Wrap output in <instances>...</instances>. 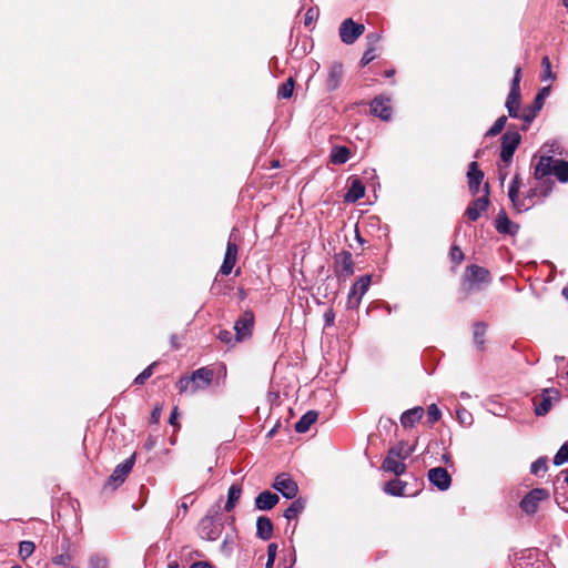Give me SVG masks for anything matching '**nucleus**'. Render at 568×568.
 Masks as SVG:
<instances>
[{"label": "nucleus", "instance_id": "nucleus-1", "mask_svg": "<svg viewBox=\"0 0 568 568\" xmlns=\"http://www.w3.org/2000/svg\"><path fill=\"white\" fill-rule=\"evenodd\" d=\"M520 80L521 68L516 67L514 70V77L510 82V90L505 102V108L507 109L508 115L513 119H520L521 114L519 111L521 102Z\"/></svg>", "mask_w": 568, "mask_h": 568}, {"label": "nucleus", "instance_id": "nucleus-2", "mask_svg": "<svg viewBox=\"0 0 568 568\" xmlns=\"http://www.w3.org/2000/svg\"><path fill=\"white\" fill-rule=\"evenodd\" d=\"M549 94H550V87H544V88L539 89L534 99L532 104L528 108H525L521 111L520 120L524 121V125L521 128L523 131L528 130L531 122L536 119L537 114L542 109L544 102L549 97Z\"/></svg>", "mask_w": 568, "mask_h": 568}, {"label": "nucleus", "instance_id": "nucleus-3", "mask_svg": "<svg viewBox=\"0 0 568 568\" xmlns=\"http://www.w3.org/2000/svg\"><path fill=\"white\" fill-rule=\"evenodd\" d=\"M254 323V313L251 310L244 311L234 323V342L241 343L251 338Z\"/></svg>", "mask_w": 568, "mask_h": 568}, {"label": "nucleus", "instance_id": "nucleus-4", "mask_svg": "<svg viewBox=\"0 0 568 568\" xmlns=\"http://www.w3.org/2000/svg\"><path fill=\"white\" fill-rule=\"evenodd\" d=\"M135 463V453L132 454L129 458L120 463L113 470V473L108 478L104 489L111 488L116 489L119 486H121L126 476L131 473L133 466Z\"/></svg>", "mask_w": 568, "mask_h": 568}, {"label": "nucleus", "instance_id": "nucleus-5", "mask_svg": "<svg viewBox=\"0 0 568 568\" xmlns=\"http://www.w3.org/2000/svg\"><path fill=\"white\" fill-rule=\"evenodd\" d=\"M521 142V135L510 128L501 135V150L500 159L508 165L514 156V153Z\"/></svg>", "mask_w": 568, "mask_h": 568}, {"label": "nucleus", "instance_id": "nucleus-6", "mask_svg": "<svg viewBox=\"0 0 568 568\" xmlns=\"http://www.w3.org/2000/svg\"><path fill=\"white\" fill-rule=\"evenodd\" d=\"M372 281V275L361 276L351 287L347 296L346 307L355 310L359 306L364 294L367 292Z\"/></svg>", "mask_w": 568, "mask_h": 568}, {"label": "nucleus", "instance_id": "nucleus-7", "mask_svg": "<svg viewBox=\"0 0 568 568\" xmlns=\"http://www.w3.org/2000/svg\"><path fill=\"white\" fill-rule=\"evenodd\" d=\"M549 498V491L545 488H534L526 494L519 503V507L527 515H534L539 503Z\"/></svg>", "mask_w": 568, "mask_h": 568}, {"label": "nucleus", "instance_id": "nucleus-8", "mask_svg": "<svg viewBox=\"0 0 568 568\" xmlns=\"http://www.w3.org/2000/svg\"><path fill=\"white\" fill-rule=\"evenodd\" d=\"M364 31V24L356 23L352 18H347L341 23L338 34L343 43L353 44Z\"/></svg>", "mask_w": 568, "mask_h": 568}, {"label": "nucleus", "instance_id": "nucleus-9", "mask_svg": "<svg viewBox=\"0 0 568 568\" xmlns=\"http://www.w3.org/2000/svg\"><path fill=\"white\" fill-rule=\"evenodd\" d=\"M272 488L286 499H294L298 493L297 483L286 473H282L275 477Z\"/></svg>", "mask_w": 568, "mask_h": 568}, {"label": "nucleus", "instance_id": "nucleus-10", "mask_svg": "<svg viewBox=\"0 0 568 568\" xmlns=\"http://www.w3.org/2000/svg\"><path fill=\"white\" fill-rule=\"evenodd\" d=\"M390 98L383 94L375 97L369 103L371 114L382 121H390L393 116V108Z\"/></svg>", "mask_w": 568, "mask_h": 568}, {"label": "nucleus", "instance_id": "nucleus-11", "mask_svg": "<svg viewBox=\"0 0 568 568\" xmlns=\"http://www.w3.org/2000/svg\"><path fill=\"white\" fill-rule=\"evenodd\" d=\"M559 398V393L555 388H546L542 393L534 397V410L537 416H545L551 408L552 402Z\"/></svg>", "mask_w": 568, "mask_h": 568}, {"label": "nucleus", "instance_id": "nucleus-12", "mask_svg": "<svg viewBox=\"0 0 568 568\" xmlns=\"http://www.w3.org/2000/svg\"><path fill=\"white\" fill-rule=\"evenodd\" d=\"M334 272L338 280H346L354 274V261L351 252L342 251L335 255Z\"/></svg>", "mask_w": 568, "mask_h": 568}, {"label": "nucleus", "instance_id": "nucleus-13", "mask_svg": "<svg viewBox=\"0 0 568 568\" xmlns=\"http://www.w3.org/2000/svg\"><path fill=\"white\" fill-rule=\"evenodd\" d=\"M486 194L481 197H477L469 203L467 206L465 214L470 221H477L483 212H486L489 206V185L488 183L484 186Z\"/></svg>", "mask_w": 568, "mask_h": 568}, {"label": "nucleus", "instance_id": "nucleus-14", "mask_svg": "<svg viewBox=\"0 0 568 568\" xmlns=\"http://www.w3.org/2000/svg\"><path fill=\"white\" fill-rule=\"evenodd\" d=\"M427 478L440 491L447 490L452 485V477L444 467L430 468L427 473Z\"/></svg>", "mask_w": 568, "mask_h": 568}, {"label": "nucleus", "instance_id": "nucleus-15", "mask_svg": "<svg viewBox=\"0 0 568 568\" xmlns=\"http://www.w3.org/2000/svg\"><path fill=\"white\" fill-rule=\"evenodd\" d=\"M467 179L470 194L476 195L479 192L480 184L484 180V172L479 169L476 161L469 163Z\"/></svg>", "mask_w": 568, "mask_h": 568}, {"label": "nucleus", "instance_id": "nucleus-16", "mask_svg": "<svg viewBox=\"0 0 568 568\" xmlns=\"http://www.w3.org/2000/svg\"><path fill=\"white\" fill-rule=\"evenodd\" d=\"M466 276L469 282V290H473L475 285L480 283H489L490 274L489 272L478 265H470L466 270Z\"/></svg>", "mask_w": 568, "mask_h": 568}, {"label": "nucleus", "instance_id": "nucleus-17", "mask_svg": "<svg viewBox=\"0 0 568 568\" xmlns=\"http://www.w3.org/2000/svg\"><path fill=\"white\" fill-rule=\"evenodd\" d=\"M349 187L344 195V201L347 203H355L365 195V185L357 176H351L348 179Z\"/></svg>", "mask_w": 568, "mask_h": 568}, {"label": "nucleus", "instance_id": "nucleus-18", "mask_svg": "<svg viewBox=\"0 0 568 568\" xmlns=\"http://www.w3.org/2000/svg\"><path fill=\"white\" fill-rule=\"evenodd\" d=\"M221 529L211 517L203 518L199 524V534L205 540H216Z\"/></svg>", "mask_w": 568, "mask_h": 568}, {"label": "nucleus", "instance_id": "nucleus-19", "mask_svg": "<svg viewBox=\"0 0 568 568\" xmlns=\"http://www.w3.org/2000/svg\"><path fill=\"white\" fill-rule=\"evenodd\" d=\"M495 227L498 233L508 234V235H515L519 231V225L513 223L509 220L505 210H500V212L498 213V215L495 220Z\"/></svg>", "mask_w": 568, "mask_h": 568}, {"label": "nucleus", "instance_id": "nucleus-20", "mask_svg": "<svg viewBox=\"0 0 568 568\" xmlns=\"http://www.w3.org/2000/svg\"><path fill=\"white\" fill-rule=\"evenodd\" d=\"M519 189H520V178H519V174H516L509 184L508 196H509V200L511 201L514 207L518 212H524V211L529 210L530 205H526L525 201H520L518 199Z\"/></svg>", "mask_w": 568, "mask_h": 568}, {"label": "nucleus", "instance_id": "nucleus-21", "mask_svg": "<svg viewBox=\"0 0 568 568\" xmlns=\"http://www.w3.org/2000/svg\"><path fill=\"white\" fill-rule=\"evenodd\" d=\"M342 78H343V65L339 62H334L328 69V73H327V78H326V82H325L326 90L328 92L335 91L339 87V84L342 82Z\"/></svg>", "mask_w": 568, "mask_h": 568}, {"label": "nucleus", "instance_id": "nucleus-22", "mask_svg": "<svg viewBox=\"0 0 568 568\" xmlns=\"http://www.w3.org/2000/svg\"><path fill=\"white\" fill-rule=\"evenodd\" d=\"M555 161L556 160L552 158V155L541 156L535 166V171H534L535 179L542 180L544 178L552 174Z\"/></svg>", "mask_w": 568, "mask_h": 568}, {"label": "nucleus", "instance_id": "nucleus-23", "mask_svg": "<svg viewBox=\"0 0 568 568\" xmlns=\"http://www.w3.org/2000/svg\"><path fill=\"white\" fill-rule=\"evenodd\" d=\"M214 373L209 367H201L192 373L196 390L209 387L213 381Z\"/></svg>", "mask_w": 568, "mask_h": 568}, {"label": "nucleus", "instance_id": "nucleus-24", "mask_svg": "<svg viewBox=\"0 0 568 568\" xmlns=\"http://www.w3.org/2000/svg\"><path fill=\"white\" fill-rule=\"evenodd\" d=\"M382 469L384 471L393 473L396 476H400L406 471V465L398 457L387 453L383 460Z\"/></svg>", "mask_w": 568, "mask_h": 568}, {"label": "nucleus", "instance_id": "nucleus-25", "mask_svg": "<svg viewBox=\"0 0 568 568\" xmlns=\"http://www.w3.org/2000/svg\"><path fill=\"white\" fill-rule=\"evenodd\" d=\"M278 500L280 498L276 494L270 490H264L256 496L255 508L258 510H270L278 503Z\"/></svg>", "mask_w": 568, "mask_h": 568}, {"label": "nucleus", "instance_id": "nucleus-26", "mask_svg": "<svg viewBox=\"0 0 568 568\" xmlns=\"http://www.w3.org/2000/svg\"><path fill=\"white\" fill-rule=\"evenodd\" d=\"M424 408L422 406H416L414 408L405 410L400 416V424L404 428L413 427L417 422H419L424 415Z\"/></svg>", "mask_w": 568, "mask_h": 568}, {"label": "nucleus", "instance_id": "nucleus-27", "mask_svg": "<svg viewBox=\"0 0 568 568\" xmlns=\"http://www.w3.org/2000/svg\"><path fill=\"white\" fill-rule=\"evenodd\" d=\"M256 536L262 540H270L273 536V523L268 517L261 516L256 520Z\"/></svg>", "mask_w": 568, "mask_h": 568}, {"label": "nucleus", "instance_id": "nucleus-28", "mask_svg": "<svg viewBox=\"0 0 568 568\" xmlns=\"http://www.w3.org/2000/svg\"><path fill=\"white\" fill-rule=\"evenodd\" d=\"M306 500L302 497L295 498L291 505L284 510L283 516L287 520L296 519L305 509Z\"/></svg>", "mask_w": 568, "mask_h": 568}, {"label": "nucleus", "instance_id": "nucleus-29", "mask_svg": "<svg viewBox=\"0 0 568 568\" xmlns=\"http://www.w3.org/2000/svg\"><path fill=\"white\" fill-rule=\"evenodd\" d=\"M318 413L316 410L306 412L295 424V430L300 434L306 433L311 426L317 420Z\"/></svg>", "mask_w": 568, "mask_h": 568}, {"label": "nucleus", "instance_id": "nucleus-30", "mask_svg": "<svg viewBox=\"0 0 568 568\" xmlns=\"http://www.w3.org/2000/svg\"><path fill=\"white\" fill-rule=\"evenodd\" d=\"M351 150L345 145H335L331 150L329 160L333 164H344L349 160Z\"/></svg>", "mask_w": 568, "mask_h": 568}, {"label": "nucleus", "instance_id": "nucleus-31", "mask_svg": "<svg viewBox=\"0 0 568 568\" xmlns=\"http://www.w3.org/2000/svg\"><path fill=\"white\" fill-rule=\"evenodd\" d=\"M71 544L68 538H64L61 542L62 554L57 555L52 558V562L57 566L69 567L72 556L69 554Z\"/></svg>", "mask_w": 568, "mask_h": 568}, {"label": "nucleus", "instance_id": "nucleus-32", "mask_svg": "<svg viewBox=\"0 0 568 568\" xmlns=\"http://www.w3.org/2000/svg\"><path fill=\"white\" fill-rule=\"evenodd\" d=\"M407 484L400 479H392L384 485L383 490L390 496L402 497L405 496V488Z\"/></svg>", "mask_w": 568, "mask_h": 568}, {"label": "nucleus", "instance_id": "nucleus-33", "mask_svg": "<svg viewBox=\"0 0 568 568\" xmlns=\"http://www.w3.org/2000/svg\"><path fill=\"white\" fill-rule=\"evenodd\" d=\"M388 453L398 457L400 460H405L414 453V446L402 440L397 445L390 447Z\"/></svg>", "mask_w": 568, "mask_h": 568}, {"label": "nucleus", "instance_id": "nucleus-34", "mask_svg": "<svg viewBox=\"0 0 568 568\" xmlns=\"http://www.w3.org/2000/svg\"><path fill=\"white\" fill-rule=\"evenodd\" d=\"M241 494H242L241 485L233 484V485L230 486V488L227 490V499H226V503H225V506H224V509L226 511H231L235 507L237 500L241 497Z\"/></svg>", "mask_w": 568, "mask_h": 568}, {"label": "nucleus", "instance_id": "nucleus-35", "mask_svg": "<svg viewBox=\"0 0 568 568\" xmlns=\"http://www.w3.org/2000/svg\"><path fill=\"white\" fill-rule=\"evenodd\" d=\"M552 174L560 183H568V161L556 160Z\"/></svg>", "mask_w": 568, "mask_h": 568}, {"label": "nucleus", "instance_id": "nucleus-36", "mask_svg": "<svg viewBox=\"0 0 568 568\" xmlns=\"http://www.w3.org/2000/svg\"><path fill=\"white\" fill-rule=\"evenodd\" d=\"M487 325L484 322H477L474 324L473 338L475 345L481 349L485 344V334H486Z\"/></svg>", "mask_w": 568, "mask_h": 568}, {"label": "nucleus", "instance_id": "nucleus-37", "mask_svg": "<svg viewBox=\"0 0 568 568\" xmlns=\"http://www.w3.org/2000/svg\"><path fill=\"white\" fill-rule=\"evenodd\" d=\"M176 387L180 393H191L194 394L197 390L195 389L194 378L192 374L190 376H183L179 379Z\"/></svg>", "mask_w": 568, "mask_h": 568}, {"label": "nucleus", "instance_id": "nucleus-38", "mask_svg": "<svg viewBox=\"0 0 568 568\" xmlns=\"http://www.w3.org/2000/svg\"><path fill=\"white\" fill-rule=\"evenodd\" d=\"M548 458L541 456L530 465V473L535 476H542L548 469Z\"/></svg>", "mask_w": 568, "mask_h": 568}, {"label": "nucleus", "instance_id": "nucleus-39", "mask_svg": "<svg viewBox=\"0 0 568 568\" xmlns=\"http://www.w3.org/2000/svg\"><path fill=\"white\" fill-rule=\"evenodd\" d=\"M295 87V80L290 77L284 83H282L277 90L278 98L290 99L293 95Z\"/></svg>", "mask_w": 568, "mask_h": 568}, {"label": "nucleus", "instance_id": "nucleus-40", "mask_svg": "<svg viewBox=\"0 0 568 568\" xmlns=\"http://www.w3.org/2000/svg\"><path fill=\"white\" fill-rule=\"evenodd\" d=\"M506 123H507V116L506 115L499 116L494 122V124L486 131L485 136L493 138V136L498 135L506 126Z\"/></svg>", "mask_w": 568, "mask_h": 568}, {"label": "nucleus", "instance_id": "nucleus-41", "mask_svg": "<svg viewBox=\"0 0 568 568\" xmlns=\"http://www.w3.org/2000/svg\"><path fill=\"white\" fill-rule=\"evenodd\" d=\"M89 568H109V559L102 554H92L89 557Z\"/></svg>", "mask_w": 568, "mask_h": 568}, {"label": "nucleus", "instance_id": "nucleus-42", "mask_svg": "<svg viewBox=\"0 0 568 568\" xmlns=\"http://www.w3.org/2000/svg\"><path fill=\"white\" fill-rule=\"evenodd\" d=\"M36 549L34 542L30 540H23L19 544V556L22 560L29 558Z\"/></svg>", "mask_w": 568, "mask_h": 568}, {"label": "nucleus", "instance_id": "nucleus-43", "mask_svg": "<svg viewBox=\"0 0 568 568\" xmlns=\"http://www.w3.org/2000/svg\"><path fill=\"white\" fill-rule=\"evenodd\" d=\"M568 462V442L561 445L556 455L554 456L552 463L555 466H560Z\"/></svg>", "mask_w": 568, "mask_h": 568}, {"label": "nucleus", "instance_id": "nucleus-44", "mask_svg": "<svg viewBox=\"0 0 568 568\" xmlns=\"http://www.w3.org/2000/svg\"><path fill=\"white\" fill-rule=\"evenodd\" d=\"M236 233H237L236 229H233L231 231L224 255L237 257V245L235 243Z\"/></svg>", "mask_w": 568, "mask_h": 568}, {"label": "nucleus", "instance_id": "nucleus-45", "mask_svg": "<svg viewBox=\"0 0 568 568\" xmlns=\"http://www.w3.org/2000/svg\"><path fill=\"white\" fill-rule=\"evenodd\" d=\"M156 362L150 364L146 368H144L135 378V385H143L153 374V368L156 366Z\"/></svg>", "mask_w": 568, "mask_h": 568}, {"label": "nucleus", "instance_id": "nucleus-46", "mask_svg": "<svg viewBox=\"0 0 568 568\" xmlns=\"http://www.w3.org/2000/svg\"><path fill=\"white\" fill-rule=\"evenodd\" d=\"M541 67H542V74H541V80L542 81L555 80L556 79L555 73L551 71L550 60H549V58L547 55L542 58Z\"/></svg>", "mask_w": 568, "mask_h": 568}, {"label": "nucleus", "instance_id": "nucleus-47", "mask_svg": "<svg viewBox=\"0 0 568 568\" xmlns=\"http://www.w3.org/2000/svg\"><path fill=\"white\" fill-rule=\"evenodd\" d=\"M236 258L237 257L224 255L223 263L220 267V273L222 275H229L236 263Z\"/></svg>", "mask_w": 568, "mask_h": 568}, {"label": "nucleus", "instance_id": "nucleus-48", "mask_svg": "<svg viewBox=\"0 0 568 568\" xmlns=\"http://www.w3.org/2000/svg\"><path fill=\"white\" fill-rule=\"evenodd\" d=\"M442 417V412L436 404H432L427 408V418L430 425L437 423Z\"/></svg>", "mask_w": 568, "mask_h": 568}, {"label": "nucleus", "instance_id": "nucleus-49", "mask_svg": "<svg viewBox=\"0 0 568 568\" xmlns=\"http://www.w3.org/2000/svg\"><path fill=\"white\" fill-rule=\"evenodd\" d=\"M216 337L224 344L229 346H234L239 342H234V335L231 331L227 329H220Z\"/></svg>", "mask_w": 568, "mask_h": 568}, {"label": "nucleus", "instance_id": "nucleus-50", "mask_svg": "<svg viewBox=\"0 0 568 568\" xmlns=\"http://www.w3.org/2000/svg\"><path fill=\"white\" fill-rule=\"evenodd\" d=\"M320 10L317 7H311L307 9L304 19V26L310 27L314 21L318 19Z\"/></svg>", "mask_w": 568, "mask_h": 568}, {"label": "nucleus", "instance_id": "nucleus-51", "mask_svg": "<svg viewBox=\"0 0 568 568\" xmlns=\"http://www.w3.org/2000/svg\"><path fill=\"white\" fill-rule=\"evenodd\" d=\"M277 554V545L276 544H270L267 546V560L265 564V568H273V565L276 559Z\"/></svg>", "mask_w": 568, "mask_h": 568}, {"label": "nucleus", "instance_id": "nucleus-52", "mask_svg": "<svg viewBox=\"0 0 568 568\" xmlns=\"http://www.w3.org/2000/svg\"><path fill=\"white\" fill-rule=\"evenodd\" d=\"M376 53H375V47H367L365 50L362 59H361V65L365 67L368 63H371L373 60H375Z\"/></svg>", "mask_w": 568, "mask_h": 568}, {"label": "nucleus", "instance_id": "nucleus-53", "mask_svg": "<svg viewBox=\"0 0 568 568\" xmlns=\"http://www.w3.org/2000/svg\"><path fill=\"white\" fill-rule=\"evenodd\" d=\"M449 255H450V260H452L455 264H459V263H462V261L464 260V253H463V251L460 250V247H459V246H457V245H453V246L450 247Z\"/></svg>", "mask_w": 568, "mask_h": 568}, {"label": "nucleus", "instance_id": "nucleus-54", "mask_svg": "<svg viewBox=\"0 0 568 568\" xmlns=\"http://www.w3.org/2000/svg\"><path fill=\"white\" fill-rule=\"evenodd\" d=\"M544 148H547V152L548 153H552V154H559L561 155L562 152L560 151V143L558 141H552L550 143H546L544 145Z\"/></svg>", "mask_w": 568, "mask_h": 568}, {"label": "nucleus", "instance_id": "nucleus-55", "mask_svg": "<svg viewBox=\"0 0 568 568\" xmlns=\"http://www.w3.org/2000/svg\"><path fill=\"white\" fill-rule=\"evenodd\" d=\"M457 416L462 424H470L471 415L465 408L457 410Z\"/></svg>", "mask_w": 568, "mask_h": 568}, {"label": "nucleus", "instance_id": "nucleus-56", "mask_svg": "<svg viewBox=\"0 0 568 568\" xmlns=\"http://www.w3.org/2000/svg\"><path fill=\"white\" fill-rule=\"evenodd\" d=\"M194 503V499L192 498L191 495H185L182 500H181V504H180V508L183 509V511H187L189 507Z\"/></svg>", "mask_w": 568, "mask_h": 568}, {"label": "nucleus", "instance_id": "nucleus-57", "mask_svg": "<svg viewBox=\"0 0 568 568\" xmlns=\"http://www.w3.org/2000/svg\"><path fill=\"white\" fill-rule=\"evenodd\" d=\"M324 321H325L326 326H332L334 324L335 313L333 310H327L324 313Z\"/></svg>", "mask_w": 568, "mask_h": 568}, {"label": "nucleus", "instance_id": "nucleus-58", "mask_svg": "<svg viewBox=\"0 0 568 568\" xmlns=\"http://www.w3.org/2000/svg\"><path fill=\"white\" fill-rule=\"evenodd\" d=\"M366 38L368 41V47H375V44L379 41L381 36L376 32H372L368 33Z\"/></svg>", "mask_w": 568, "mask_h": 568}, {"label": "nucleus", "instance_id": "nucleus-59", "mask_svg": "<svg viewBox=\"0 0 568 568\" xmlns=\"http://www.w3.org/2000/svg\"><path fill=\"white\" fill-rule=\"evenodd\" d=\"M537 194V190L536 189H531L529 190V192L527 193L526 197H525V203L526 205H530V207L534 205V197L536 196Z\"/></svg>", "mask_w": 568, "mask_h": 568}, {"label": "nucleus", "instance_id": "nucleus-60", "mask_svg": "<svg viewBox=\"0 0 568 568\" xmlns=\"http://www.w3.org/2000/svg\"><path fill=\"white\" fill-rule=\"evenodd\" d=\"M161 407H155L153 410H152V414H151V422L152 423H158L160 417H161Z\"/></svg>", "mask_w": 568, "mask_h": 568}, {"label": "nucleus", "instance_id": "nucleus-61", "mask_svg": "<svg viewBox=\"0 0 568 568\" xmlns=\"http://www.w3.org/2000/svg\"><path fill=\"white\" fill-rule=\"evenodd\" d=\"M190 568H212V566L206 561H196Z\"/></svg>", "mask_w": 568, "mask_h": 568}, {"label": "nucleus", "instance_id": "nucleus-62", "mask_svg": "<svg viewBox=\"0 0 568 568\" xmlns=\"http://www.w3.org/2000/svg\"><path fill=\"white\" fill-rule=\"evenodd\" d=\"M176 416H178V407H174L173 410L171 412L170 419H169V423L171 425H175Z\"/></svg>", "mask_w": 568, "mask_h": 568}, {"label": "nucleus", "instance_id": "nucleus-63", "mask_svg": "<svg viewBox=\"0 0 568 568\" xmlns=\"http://www.w3.org/2000/svg\"><path fill=\"white\" fill-rule=\"evenodd\" d=\"M171 345L175 349L180 347L179 337L176 335L171 336Z\"/></svg>", "mask_w": 568, "mask_h": 568}, {"label": "nucleus", "instance_id": "nucleus-64", "mask_svg": "<svg viewBox=\"0 0 568 568\" xmlns=\"http://www.w3.org/2000/svg\"><path fill=\"white\" fill-rule=\"evenodd\" d=\"M442 460L446 464V465H452V457L449 454H444L442 456Z\"/></svg>", "mask_w": 568, "mask_h": 568}]
</instances>
